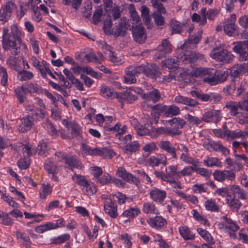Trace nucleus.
Wrapping results in <instances>:
<instances>
[{"mask_svg":"<svg viewBox=\"0 0 248 248\" xmlns=\"http://www.w3.org/2000/svg\"><path fill=\"white\" fill-rule=\"evenodd\" d=\"M21 43V31L16 24L11 26L9 33L8 28H3L2 46L5 51L10 50L12 54L17 55L20 52Z\"/></svg>","mask_w":248,"mask_h":248,"instance_id":"nucleus-1","label":"nucleus"},{"mask_svg":"<svg viewBox=\"0 0 248 248\" xmlns=\"http://www.w3.org/2000/svg\"><path fill=\"white\" fill-rule=\"evenodd\" d=\"M191 74L193 77L202 78L204 82L211 86L224 82L228 77L227 71H217L209 68H193Z\"/></svg>","mask_w":248,"mask_h":248,"instance_id":"nucleus-2","label":"nucleus"},{"mask_svg":"<svg viewBox=\"0 0 248 248\" xmlns=\"http://www.w3.org/2000/svg\"><path fill=\"white\" fill-rule=\"evenodd\" d=\"M83 150L86 154L90 155H99L103 158L108 157L111 158L116 155L115 153L112 150L107 148H92L85 144H82Z\"/></svg>","mask_w":248,"mask_h":248,"instance_id":"nucleus-3","label":"nucleus"},{"mask_svg":"<svg viewBox=\"0 0 248 248\" xmlns=\"http://www.w3.org/2000/svg\"><path fill=\"white\" fill-rule=\"evenodd\" d=\"M209 55L212 59L223 63L230 62L232 57L230 52L220 46L214 48Z\"/></svg>","mask_w":248,"mask_h":248,"instance_id":"nucleus-4","label":"nucleus"},{"mask_svg":"<svg viewBox=\"0 0 248 248\" xmlns=\"http://www.w3.org/2000/svg\"><path fill=\"white\" fill-rule=\"evenodd\" d=\"M236 16L235 14H232L230 17L225 20L224 22V31L225 33L230 36H234L236 25L235 21Z\"/></svg>","mask_w":248,"mask_h":248,"instance_id":"nucleus-5","label":"nucleus"},{"mask_svg":"<svg viewBox=\"0 0 248 248\" xmlns=\"http://www.w3.org/2000/svg\"><path fill=\"white\" fill-rule=\"evenodd\" d=\"M172 45L168 39L162 40L161 44L157 47V51L155 56L160 59L172 51Z\"/></svg>","mask_w":248,"mask_h":248,"instance_id":"nucleus-6","label":"nucleus"},{"mask_svg":"<svg viewBox=\"0 0 248 248\" xmlns=\"http://www.w3.org/2000/svg\"><path fill=\"white\" fill-rule=\"evenodd\" d=\"M146 90L148 91L142 95V98L146 100H151L156 103L161 99V94L159 91L151 85L147 86Z\"/></svg>","mask_w":248,"mask_h":248,"instance_id":"nucleus-7","label":"nucleus"},{"mask_svg":"<svg viewBox=\"0 0 248 248\" xmlns=\"http://www.w3.org/2000/svg\"><path fill=\"white\" fill-rule=\"evenodd\" d=\"M202 33V31L199 30L193 35L190 36L182 46L181 50H183L186 47V48H194L195 46L199 43L200 40L201 39ZM180 50V49L178 50V51Z\"/></svg>","mask_w":248,"mask_h":248,"instance_id":"nucleus-8","label":"nucleus"},{"mask_svg":"<svg viewBox=\"0 0 248 248\" xmlns=\"http://www.w3.org/2000/svg\"><path fill=\"white\" fill-rule=\"evenodd\" d=\"M213 175L214 178L218 182H223L226 179L231 181L235 179V175L232 170H215Z\"/></svg>","mask_w":248,"mask_h":248,"instance_id":"nucleus-9","label":"nucleus"},{"mask_svg":"<svg viewBox=\"0 0 248 248\" xmlns=\"http://www.w3.org/2000/svg\"><path fill=\"white\" fill-rule=\"evenodd\" d=\"M221 218L223 221L218 224L220 229L225 231L230 230L233 232L237 231L239 229L238 226L232 219L228 218L226 216L222 217Z\"/></svg>","mask_w":248,"mask_h":248,"instance_id":"nucleus-10","label":"nucleus"},{"mask_svg":"<svg viewBox=\"0 0 248 248\" xmlns=\"http://www.w3.org/2000/svg\"><path fill=\"white\" fill-rule=\"evenodd\" d=\"M34 125L31 115H27L21 119V124L18 128L20 133H26L30 130Z\"/></svg>","mask_w":248,"mask_h":248,"instance_id":"nucleus-11","label":"nucleus"},{"mask_svg":"<svg viewBox=\"0 0 248 248\" xmlns=\"http://www.w3.org/2000/svg\"><path fill=\"white\" fill-rule=\"evenodd\" d=\"M222 118L220 111L211 110L206 112L202 116V119L205 122H215L219 121Z\"/></svg>","mask_w":248,"mask_h":248,"instance_id":"nucleus-12","label":"nucleus"},{"mask_svg":"<svg viewBox=\"0 0 248 248\" xmlns=\"http://www.w3.org/2000/svg\"><path fill=\"white\" fill-rule=\"evenodd\" d=\"M133 36L135 41L139 43H143L146 38L144 28L140 25H136L135 27L133 25Z\"/></svg>","mask_w":248,"mask_h":248,"instance_id":"nucleus-13","label":"nucleus"},{"mask_svg":"<svg viewBox=\"0 0 248 248\" xmlns=\"http://www.w3.org/2000/svg\"><path fill=\"white\" fill-rule=\"evenodd\" d=\"M158 146L161 150L170 154L172 158H177L176 149L170 141L161 140L158 144Z\"/></svg>","mask_w":248,"mask_h":248,"instance_id":"nucleus-14","label":"nucleus"},{"mask_svg":"<svg viewBox=\"0 0 248 248\" xmlns=\"http://www.w3.org/2000/svg\"><path fill=\"white\" fill-rule=\"evenodd\" d=\"M144 74L152 79H156L161 76L159 68L155 64L145 65Z\"/></svg>","mask_w":248,"mask_h":248,"instance_id":"nucleus-15","label":"nucleus"},{"mask_svg":"<svg viewBox=\"0 0 248 248\" xmlns=\"http://www.w3.org/2000/svg\"><path fill=\"white\" fill-rule=\"evenodd\" d=\"M117 175L118 176L121 177L128 182L133 183L136 186H138L140 183L139 180L136 177H134L131 174L127 172L126 170L122 167H120L118 169Z\"/></svg>","mask_w":248,"mask_h":248,"instance_id":"nucleus-16","label":"nucleus"},{"mask_svg":"<svg viewBox=\"0 0 248 248\" xmlns=\"http://www.w3.org/2000/svg\"><path fill=\"white\" fill-rule=\"evenodd\" d=\"M62 159L64 160L65 163L71 169L73 168L81 169L82 168V164L79 161L76 155H62Z\"/></svg>","mask_w":248,"mask_h":248,"instance_id":"nucleus-17","label":"nucleus"},{"mask_svg":"<svg viewBox=\"0 0 248 248\" xmlns=\"http://www.w3.org/2000/svg\"><path fill=\"white\" fill-rule=\"evenodd\" d=\"M150 227L156 229H159L167 223L166 220L161 216L150 217L147 220Z\"/></svg>","mask_w":248,"mask_h":248,"instance_id":"nucleus-18","label":"nucleus"},{"mask_svg":"<svg viewBox=\"0 0 248 248\" xmlns=\"http://www.w3.org/2000/svg\"><path fill=\"white\" fill-rule=\"evenodd\" d=\"M151 198L155 202H162L166 197V192L164 190L154 187L150 192Z\"/></svg>","mask_w":248,"mask_h":248,"instance_id":"nucleus-19","label":"nucleus"},{"mask_svg":"<svg viewBox=\"0 0 248 248\" xmlns=\"http://www.w3.org/2000/svg\"><path fill=\"white\" fill-rule=\"evenodd\" d=\"M126 75L124 78V80L125 83L132 84L135 83L137 81L135 76H138L135 69V66H129L125 70Z\"/></svg>","mask_w":248,"mask_h":248,"instance_id":"nucleus-20","label":"nucleus"},{"mask_svg":"<svg viewBox=\"0 0 248 248\" xmlns=\"http://www.w3.org/2000/svg\"><path fill=\"white\" fill-rule=\"evenodd\" d=\"M44 168L45 170L49 173L52 174V179L57 182L58 178L55 175L58 172V168L57 166L51 160L47 159L44 163Z\"/></svg>","mask_w":248,"mask_h":248,"instance_id":"nucleus-21","label":"nucleus"},{"mask_svg":"<svg viewBox=\"0 0 248 248\" xmlns=\"http://www.w3.org/2000/svg\"><path fill=\"white\" fill-rule=\"evenodd\" d=\"M63 124L68 128L71 129V134L73 137L78 138L80 136V127L73 120H63Z\"/></svg>","mask_w":248,"mask_h":248,"instance_id":"nucleus-22","label":"nucleus"},{"mask_svg":"<svg viewBox=\"0 0 248 248\" xmlns=\"http://www.w3.org/2000/svg\"><path fill=\"white\" fill-rule=\"evenodd\" d=\"M226 201L228 206L233 211H238L242 205L238 199L232 198L231 195H227Z\"/></svg>","mask_w":248,"mask_h":248,"instance_id":"nucleus-23","label":"nucleus"},{"mask_svg":"<svg viewBox=\"0 0 248 248\" xmlns=\"http://www.w3.org/2000/svg\"><path fill=\"white\" fill-rule=\"evenodd\" d=\"M127 27L126 21L121 19L118 25L112 30L113 34L116 36L124 35L127 31Z\"/></svg>","mask_w":248,"mask_h":248,"instance_id":"nucleus-24","label":"nucleus"},{"mask_svg":"<svg viewBox=\"0 0 248 248\" xmlns=\"http://www.w3.org/2000/svg\"><path fill=\"white\" fill-rule=\"evenodd\" d=\"M225 134L227 135V137L230 139H234L238 138H245L248 136V134L246 132V128L245 131H243L240 130L232 131L226 129Z\"/></svg>","mask_w":248,"mask_h":248,"instance_id":"nucleus-25","label":"nucleus"},{"mask_svg":"<svg viewBox=\"0 0 248 248\" xmlns=\"http://www.w3.org/2000/svg\"><path fill=\"white\" fill-rule=\"evenodd\" d=\"M172 102L174 103L187 105L190 106H195L197 104V101L195 100L182 95L175 96Z\"/></svg>","mask_w":248,"mask_h":248,"instance_id":"nucleus-26","label":"nucleus"},{"mask_svg":"<svg viewBox=\"0 0 248 248\" xmlns=\"http://www.w3.org/2000/svg\"><path fill=\"white\" fill-rule=\"evenodd\" d=\"M104 210L105 213L109 215L113 218H116L117 216L116 212V206L112 202V200H108L105 204H104Z\"/></svg>","mask_w":248,"mask_h":248,"instance_id":"nucleus-27","label":"nucleus"},{"mask_svg":"<svg viewBox=\"0 0 248 248\" xmlns=\"http://www.w3.org/2000/svg\"><path fill=\"white\" fill-rule=\"evenodd\" d=\"M32 64L40 72L42 76H45V69L47 66L46 62L45 61L40 62L36 57H32L31 58Z\"/></svg>","mask_w":248,"mask_h":248,"instance_id":"nucleus-28","label":"nucleus"},{"mask_svg":"<svg viewBox=\"0 0 248 248\" xmlns=\"http://www.w3.org/2000/svg\"><path fill=\"white\" fill-rule=\"evenodd\" d=\"M24 90L27 93H30L39 94L42 92V88L37 84L35 83L29 82L23 85Z\"/></svg>","mask_w":248,"mask_h":248,"instance_id":"nucleus-29","label":"nucleus"},{"mask_svg":"<svg viewBox=\"0 0 248 248\" xmlns=\"http://www.w3.org/2000/svg\"><path fill=\"white\" fill-rule=\"evenodd\" d=\"M202 17L197 13H194L192 16L191 18L193 21L199 22L200 25L203 26L206 24V8H202L201 10Z\"/></svg>","mask_w":248,"mask_h":248,"instance_id":"nucleus-30","label":"nucleus"},{"mask_svg":"<svg viewBox=\"0 0 248 248\" xmlns=\"http://www.w3.org/2000/svg\"><path fill=\"white\" fill-rule=\"evenodd\" d=\"M230 190L234 197H237L238 198L243 200L247 199V195L244 190L241 189L239 186L235 185L231 186Z\"/></svg>","mask_w":248,"mask_h":248,"instance_id":"nucleus-31","label":"nucleus"},{"mask_svg":"<svg viewBox=\"0 0 248 248\" xmlns=\"http://www.w3.org/2000/svg\"><path fill=\"white\" fill-rule=\"evenodd\" d=\"M168 122L171 127L176 129L182 128L186 124V122L180 117H174Z\"/></svg>","mask_w":248,"mask_h":248,"instance_id":"nucleus-32","label":"nucleus"},{"mask_svg":"<svg viewBox=\"0 0 248 248\" xmlns=\"http://www.w3.org/2000/svg\"><path fill=\"white\" fill-rule=\"evenodd\" d=\"M70 238V236L68 233H65L57 237H54L50 239V244L55 245H61L68 241Z\"/></svg>","mask_w":248,"mask_h":248,"instance_id":"nucleus-33","label":"nucleus"},{"mask_svg":"<svg viewBox=\"0 0 248 248\" xmlns=\"http://www.w3.org/2000/svg\"><path fill=\"white\" fill-rule=\"evenodd\" d=\"M16 236L17 239L22 241V243L26 248H31L30 238L25 233L16 232Z\"/></svg>","mask_w":248,"mask_h":248,"instance_id":"nucleus-34","label":"nucleus"},{"mask_svg":"<svg viewBox=\"0 0 248 248\" xmlns=\"http://www.w3.org/2000/svg\"><path fill=\"white\" fill-rule=\"evenodd\" d=\"M225 107L229 110L230 115L232 116H236L238 113L239 106L238 103L233 101L228 102L226 103Z\"/></svg>","mask_w":248,"mask_h":248,"instance_id":"nucleus-35","label":"nucleus"},{"mask_svg":"<svg viewBox=\"0 0 248 248\" xmlns=\"http://www.w3.org/2000/svg\"><path fill=\"white\" fill-rule=\"evenodd\" d=\"M142 211L146 214H157L158 211L153 202H147L144 203Z\"/></svg>","mask_w":248,"mask_h":248,"instance_id":"nucleus-36","label":"nucleus"},{"mask_svg":"<svg viewBox=\"0 0 248 248\" xmlns=\"http://www.w3.org/2000/svg\"><path fill=\"white\" fill-rule=\"evenodd\" d=\"M116 93L112 89L107 86H102L100 89V94L104 97L114 98Z\"/></svg>","mask_w":248,"mask_h":248,"instance_id":"nucleus-37","label":"nucleus"},{"mask_svg":"<svg viewBox=\"0 0 248 248\" xmlns=\"http://www.w3.org/2000/svg\"><path fill=\"white\" fill-rule=\"evenodd\" d=\"M179 232L181 235L185 240H192L194 238V234L190 231L186 226H182L179 228Z\"/></svg>","mask_w":248,"mask_h":248,"instance_id":"nucleus-38","label":"nucleus"},{"mask_svg":"<svg viewBox=\"0 0 248 248\" xmlns=\"http://www.w3.org/2000/svg\"><path fill=\"white\" fill-rule=\"evenodd\" d=\"M177 165H170L166 168V174L169 180L175 175L178 177V171H177Z\"/></svg>","mask_w":248,"mask_h":248,"instance_id":"nucleus-39","label":"nucleus"},{"mask_svg":"<svg viewBox=\"0 0 248 248\" xmlns=\"http://www.w3.org/2000/svg\"><path fill=\"white\" fill-rule=\"evenodd\" d=\"M178 58H169L163 61V64L169 69H175L178 67Z\"/></svg>","mask_w":248,"mask_h":248,"instance_id":"nucleus-40","label":"nucleus"},{"mask_svg":"<svg viewBox=\"0 0 248 248\" xmlns=\"http://www.w3.org/2000/svg\"><path fill=\"white\" fill-rule=\"evenodd\" d=\"M203 163L205 165L209 167H213L214 166L221 167V162L217 157H207L203 160Z\"/></svg>","mask_w":248,"mask_h":248,"instance_id":"nucleus-41","label":"nucleus"},{"mask_svg":"<svg viewBox=\"0 0 248 248\" xmlns=\"http://www.w3.org/2000/svg\"><path fill=\"white\" fill-rule=\"evenodd\" d=\"M233 44L234 45L232 48L233 51L238 54L245 51H248L244 41L233 42Z\"/></svg>","mask_w":248,"mask_h":248,"instance_id":"nucleus-42","label":"nucleus"},{"mask_svg":"<svg viewBox=\"0 0 248 248\" xmlns=\"http://www.w3.org/2000/svg\"><path fill=\"white\" fill-rule=\"evenodd\" d=\"M45 115V111L40 108H35L31 116L33 121H40L44 118Z\"/></svg>","mask_w":248,"mask_h":248,"instance_id":"nucleus-43","label":"nucleus"},{"mask_svg":"<svg viewBox=\"0 0 248 248\" xmlns=\"http://www.w3.org/2000/svg\"><path fill=\"white\" fill-rule=\"evenodd\" d=\"M52 190V187L50 185L43 184L39 191L40 198L45 199L47 196L51 193Z\"/></svg>","mask_w":248,"mask_h":248,"instance_id":"nucleus-44","label":"nucleus"},{"mask_svg":"<svg viewBox=\"0 0 248 248\" xmlns=\"http://www.w3.org/2000/svg\"><path fill=\"white\" fill-rule=\"evenodd\" d=\"M170 26L171 31V33H179L181 32L183 25L180 23L179 22L172 19L170 21Z\"/></svg>","mask_w":248,"mask_h":248,"instance_id":"nucleus-45","label":"nucleus"},{"mask_svg":"<svg viewBox=\"0 0 248 248\" xmlns=\"http://www.w3.org/2000/svg\"><path fill=\"white\" fill-rule=\"evenodd\" d=\"M16 95L20 103H23L26 100V92L24 87L22 85L21 87L16 88L15 90Z\"/></svg>","mask_w":248,"mask_h":248,"instance_id":"nucleus-46","label":"nucleus"},{"mask_svg":"<svg viewBox=\"0 0 248 248\" xmlns=\"http://www.w3.org/2000/svg\"><path fill=\"white\" fill-rule=\"evenodd\" d=\"M205 206L206 209L212 212H218L219 208L215 201L210 199L205 202Z\"/></svg>","mask_w":248,"mask_h":248,"instance_id":"nucleus-47","label":"nucleus"},{"mask_svg":"<svg viewBox=\"0 0 248 248\" xmlns=\"http://www.w3.org/2000/svg\"><path fill=\"white\" fill-rule=\"evenodd\" d=\"M180 113V110L179 107L171 105L167 106V110L165 113L166 117H168L170 115L176 116L178 115Z\"/></svg>","mask_w":248,"mask_h":248,"instance_id":"nucleus-48","label":"nucleus"},{"mask_svg":"<svg viewBox=\"0 0 248 248\" xmlns=\"http://www.w3.org/2000/svg\"><path fill=\"white\" fill-rule=\"evenodd\" d=\"M213 151L216 152H221L227 155L229 154V151L225 148L220 142H213Z\"/></svg>","mask_w":248,"mask_h":248,"instance_id":"nucleus-49","label":"nucleus"},{"mask_svg":"<svg viewBox=\"0 0 248 248\" xmlns=\"http://www.w3.org/2000/svg\"><path fill=\"white\" fill-rule=\"evenodd\" d=\"M192 170H196V169L192 166H186L181 171L178 172V177L182 178L184 176L191 175Z\"/></svg>","mask_w":248,"mask_h":248,"instance_id":"nucleus-50","label":"nucleus"},{"mask_svg":"<svg viewBox=\"0 0 248 248\" xmlns=\"http://www.w3.org/2000/svg\"><path fill=\"white\" fill-rule=\"evenodd\" d=\"M74 181L81 186L84 187L87 184L88 181L84 176L75 174L73 177Z\"/></svg>","mask_w":248,"mask_h":248,"instance_id":"nucleus-51","label":"nucleus"},{"mask_svg":"<svg viewBox=\"0 0 248 248\" xmlns=\"http://www.w3.org/2000/svg\"><path fill=\"white\" fill-rule=\"evenodd\" d=\"M11 14L1 7L0 9V21H1L2 24L7 22L11 17Z\"/></svg>","mask_w":248,"mask_h":248,"instance_id":"nucleus-52","label":"nucleus"},{"mask_svg":"<svg viewBox=\"0 0 248 248\" xmlns=\"http://www.w3.org/2000/svg\"><path fill=\"white\" fill-rule=\"evenodd\" d=\"M180 159L186 163L192 165H196L198 163L197 160L189 156L188 152L182 153L180 156Z\"/></svg>","mask_w":248,"mask_h":248,"instance_id":"nucleus-53","label":"nucleus"},{"mask_svg":"<svg viewBox=\"0 0 248 248\" xmlns=\"http://www.w3.org/2000/svg\"><path fill=\"white\" fill-rule=\"evenodd\" d=\"M19 79L22 81H26L32 79L33 78V74L30 71L25 70L19 72Z\"/></svg>","mask_w":248,"mask_h":248,"instance_id":"nucleus-54","label":"nucleus"},{"mask_svg":"<svg viewBox=\"0 0 248 248\" xmlns=\"http://www.w3.org/2000/svg\"><path fill=\"white\" fill-rule=\"evenodd\" d=\"M140 144L136 141H133L130 143L127 144L125 146V150L130 153L135 152L139 149Z\"/></svg>","mask_w":248,"mask_h":248,"instance_id":"nucleus-55","label":"nucleus"},{"mask_svg":"<svg viewBox=\"0 0 248 248\" xmlns=\"http://www.w3.org/2000/svg\"><path fill=\"white\" fill-rule=\"evenodd\" d=\"M140 213V210L137 208H133L125 210L122 216L128 217H134Z\"/></svg>","mask_w":248,"mask_h":248,"instance_id":"nucleus-56","label":"nucleus"},{"mask_svg":"<svg viewBox=\"0 0 248 248\" xmlns=\"http://www.w3.org/2000/svg\"><path fill=\"white\" fill-rule=\"evenodd\" d=\"M18 58L15 56H10L7 60V64L11 68L16 71L18 70Z\"/></svg>","mask_w":248,"mask_h":248,"instance_id":"nucleus-57","label":"nucleus"},{"mask_svg":"<svg viewBox=\"0 0 248 248\" xmlns=\"http://www.w3.org/2000/svg\"><path fill=\"white\" fill-rule=\"evenodd\" d=\"M0 77H1V84L5 86L7 84L8 75L6 69L3 66H0Z\"/></svg>","mask_w":248,"mask_h":248,"instance_id":"nucleus-58","label":"nucleus"},{"mask_svg":"<svg viewBox=\"0 0 248 248\" xmlns=\"http://www.w3.org/2000/svg\"><path fill=\"white\" fill-rule=\"evenodd\" d=\"M35 153H37L38 155L43 156H46L47 155V148L46 144L45 143H39Z\"/></svg>","mask_w":248,"mask_h":248,"instance_id":"nucleus-59","label":"nucleus"},{"mask_svg":"<svg viewBox=\"0 0 248 248\" xmlns=\"http://www.w3.org/2000/svg\"><path fill=\"white\" fill-rule=\"evenodd\" d=\"M1 7L12 13L16 9V5L13 0H6L5 4Z\"/></svg>","mask_w":248,"mask_h":248,"instance_id":"nucleus-60","label":"nucleus"},{"mask_svg":"<svg viewBox=\"0 0 248 248\" xmlns=\"http://www.w3.org/2000/svg\"><path fill=\"white\" fill-rule=\"evenodd\" d=\"M180 58L182 59L183 62H193L197 59V57L194 52H187V54L184 55L183 56H181Z\"/></svg>","mask_w":248,"mask_h":248,"instance_id":"nucleus-61","label":"nucleus"},{"mask_svg":"<svg viewBox=\"0 0 248 248\" xmlns=\"http://www.w3.org/2000/svg\"><path fill=\"white\" fill-rule=\"evenodd\" d=\"M237 88L235 81H232L229 85L223 89L224 92L227 95H232Z\"/></svg>","mask_w":248,"mask_h":248,"instance_id":"nucleus-62","label":"nucleus"},{"mask_svg":"<svg viewBox=\"0 0 248 248\" xmlns=\"http://www.w3.org/2000/svg\"><path fill=\"white\" fill-rule=\"evenodd\" d=\"M165 134V127H161L159 128H154L152 129V131L150 133V136L152 137L156 138L160 135Z\"/></svg>","mask_w":248,"mask_h":248,"instance_id":"nucleus-63","label":"nucleus"},{"mask_svg":"<svg viewBox=\"0 0 248 248\" xmlns=\"http://www.w3.org/2000/svg\"><path fill=\"white\" fill-rule=\"evenodd\" d=\"M219 10L217 8L209 9L206 12V18L209 20H214L218 15Z\"/></svg>","mask_w":248,"mask_h":248,"instance_id":"nucleus-64","label":"nucleus"}]
</instances>
